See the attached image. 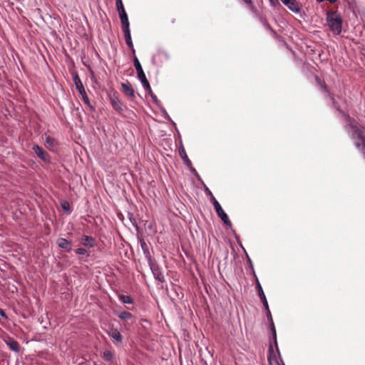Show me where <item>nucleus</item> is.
Wrapping results in <instances>:
<instances>
[{"instance_id":"nucleus-19","label":"nucleus","mask_w":365,"mask_h":365,"mask_svg":"<svg viewBox=\"0 0 365 365\" xmlns=\"http://www.w3.org/2000/svg\"><path fill=\"white\" fill-rule=\"evenodd\" d=\"M73 82L76 86V88L79 92V93L81 94V93H85L86 91L83 86V83L81 82L80 77L78 75H75L73 76Z\"/></svg>"},{"instance_id":"nucleus-40","label":"nucleus","mask_w":365,"mask_h":365,"mask_svg":"<svg viewBox=\"0 0 365 365\" xmlns=\"http://www.w3.org/2000/svg\"><path fill=\"white\" fill-rule=\"evenodd\" d=\"M281 1L283 3V0H281Z\"/></svg>"},{"instance_id":"nucleus-7","label":"nucleus","mask_w":365,"mask_h":365,"mask_svg":"<svg viewBox=\"0 0 365 365\" xmlns=\"http://www.w3.org/2000/svg\"><path fill=\"white\" fill-rule=\"evenodd\" d=\"M285 5L290 11L297 14H300L302 11V4L297 0H283Z\"/></svg>"},{"instance_id":"nucleus-1","label":"nucleus","mask_w":365,"mask_h":365,"mask_svg":"<svg viewBox=\"0 0 365 365\" xmlns=\"http://www.w3.org/2000/svg\"><path fill=\"white\" fill-rule=\"evenodd\" d=\"M345 130L354 140L356 148L365 157V128L364 127L352 124L350 122L349 124L345 126Z\"/></svg>"},{"instance_id":"nucleus-35","label":"nucleus","mask_w":365,"mask_h":365,"mask_svg":"<svg viewBox=\"0 0 365 365\" xmlns=\"http://www.w3.org/2000/svg\"><path fill=\"white\" fill-rule=\"evenodd\" d=\"M150 95V97L152 98L153 101L155 102V103H158V99L157 98V96L153 93V91H151V92H150L149 91H148Z\"/></svg>"},{"instance_id":"nucleus-15","label":"nucleus","mask_w":365,"mask_h":365,"mask_svg":"<svg viewBox=\"0 0 365 365\" xmlns=\"http://www.w3.org/2000/svg\"><path fill=\"white\" fill-rule=\"evenodd\" d=\"M328 96L331 101L333 107L343 115L346 116L349 120H351L350 117L346 115V113L341 110L339 103L335 100L334 94L331 92H328Z\"/></svg>"},{"instance_id":"nucleus-27","label":"nucleus","mask_w":365,"mask_h":365,"mask_svg":"<svg viewBox=\"0 0 365 365\" xmlns=\"http://www.w3.org/2000/svg\"><path fill=\"white\" fill-rule=\"evenodd\" d=\"M103 358L108 361H111L113 359V354L110 351H105L103 352Z\"/></svg>"},{"instance_id":"nucleus-16","label":"nucleus","mask_w":365,"mask_h":365,"mask_svg":"<svg viewBox=\"0 0 365 365\" xmlns=\"http://www.w3.org/2000/svg\"><path fill=\"white\" fill-rule=\"evenodd\" d=\"M140 247L143 250V255H144L145 259H147V261L149 262L151 259H153L151 254L149 250V246L145 242V241L143 239H141L140 240Z\"/></svg>"},{"instance_id":"nucleus-3","label":"nucleus","mask_w":365,"mask_h":365,"mask_svg":"<svg viewBox=\"0 0 365 365\" xmlns=\"http://www.w3.org/2000/svg\"><path fill=\"white\" fill-rule=\"evenodd\" d=\"M134 66L138 74V78L140 81L143 88H145V91H149L150 92H151L150 83L148 79L146 78V76L143 72L140 63L139 62L137 57H135L134 58Z\"/></svg>"},{"instance_id":"nucleus-2","label":"nucleus","mask_w":365,"mask_h":365,"mask_svg":"<svg viewBox=\"0 0 365 365\" xmlns=\"http://www.w3.org/2000/svg\"><path fill=\"white\" fill-rule=\"evenodd\" d=\"M327 25L334 35H340L342 31L343 19L337 11H329L326 14Z\"/></svg>"},{"instance_id":"nucleus-36","label":"nucleus","mask_w":365,"mask_h":365,"mask_svg":"<svg viewBox=\"0 0 365 365\" xmlns=\"http://www.w3.org/2000/svg\"><path fill=\"white\" fill-rule=\"evenodd\" d=\"M269 1L270 4L274 7L277 6V5H279V2L278 0H269Z\"/></svg>"},{"instance_id":"nucleus-29","label":"nucleus","mask_w":365,"mask_h":365,"mask_svg":"<svg viewBox=\"0 0 365 365\" xmlns=\"http://www.w3.org/2000/svg\"><path fill=\"white\" fill-rule=\"evenodd\" d=\"M45 140L49 146L53 147L56 145V140L52 137L46 136Z\"/></svg>"},{"instance_id":"nucleus-30","label":"nucleus","mask_w":365,"mask_h":365,"mask_svg":"<svg viewBox=\"0 0 365 365\" xmlns=\"http://www.w3.org/2000/svg\"><path fill=\"white\" fill-rule=\"evenodd\" d=\"M75 252L79 255H84L87 253V251L84 248H77L75 250Z\"/></svg>"},{"instance_id":"nucleus-38","label":"nucleus","mask_w":365,"mask_h":365,"mask_svg":"<svg viewBox=\"0 0 365 365\" xmlns=\"http://www.w3.org/2000/svg\"><path fill=\"white\" fill-rule=\"evenodd\" d=\"M118 14H119V16H120L121 15H123V14H125L126 13L125 9H121V10H118Z\"/></svg>"},{"instance_id":"nucleus-5","label":"nucleus","mask_w":365,"mask_h":365,"mask_svg":"<svg viewBox=\"0 0 365 365\" xmlns=\"http://www.w3.org/2000/svg\"><path fill=\"white\" fill-rule=\"evenodd\" d=\"M212 204L215 207V210L216 211V213L217 216L222 220V221L227 225L230 226L231 222L229 220L228 216L227 214L224 212L223 209L222 208L220 204L218 202V201L215 199V197H212Z\"/></svg>"},{"instance_id":"nucleus-9","label":"nucleus","mask_w":365,"mask_h":365,"mask_svg":"<svg viewBox=\"0 0 365 365\" xmlns=\"http://www.w3.org/2000/svg\"><path fill=\"white\" fill-rule=\"evenodd\" d=\"M4 342L9 347V349L16 352L19 353L20 351V345L17 341H16L14 338L11 336H6L4 339Z\"/></svg>"},{"instance_id":"nucleus-20","label":"nucleus","mask_w":365,"mask_h":365,"mask_svg":"<svg viewBox=\"0 0 365 365\" xmlns=\"http://www.w3.org/2000/svg\"><path fill=\"white\" fill-rule=\"evenodd\" d=\"M123 33L124 34V38H125V41L127 46L129 47V48H130L133 51V53H134L135 49H134L133 41L131 39V35H130V30L124 31H123Z\"/></svg>"},{"instance_id":"nucleus-32","label":"nucleus","mask_w":365,"mask_h":365,"mask_svg":"<svg viewBox=\"0 0 365 365\" xmlns=\"http://www.w3.org/2000/svg\"><path fill=\"white\" fill-rule=\"evenodd\" d=\"M205 192L207 195L210 197L211 202H212V197H214V195H212V192L209 190V188L206 186H205Z\"/></svg>"},{"instance_id":"nucleus-17","label":"nucleus","mask_w":365,"mask_h":365,"mask_svg":"<svg viewBox=\"0 0 365 365\" xmlns=\"http://www.w3.org/2000/svg\"><path fill=\"white\" fill-rule=\"evenodd\" d=\"M58 246L65 250L67 252H69L71 250V242L68 240H67L65 238H60L58 240Z\"/></svg>"},{"instance_id":"nucleus-18","label":"nucleus","mask_w":365,"mask_h":365,"mask_svg":"<svg viewBox=\"0 0 365 365\" xmlns=\"http://www.w3.org/2000/svg\"><path fill=\"white\" fill-rule=\"evenodd\" d=\"M81 240L82 245L86 247H93L95 245L96 240L91 236L83 235Z\"/></svg>"},{"instance_id":"nucleus-33","label":"nucleus","mask_w":365,"mask_h":365,"mask_svg":"<svg viewBox=\"0 0 365 365\" xmlns=\"http://www.w3.org/2000/svg\"><path fill=\"white\" fill-rule=\"evenodd\" d=\"M243 3H245L247 6L250 8L253 7V2L252 0H241Z\"/></svg>"},{"instance_id":"nucleus-6","label":"nucleus","mask_w":365,"mask_h":365,"mask_svg":"<svg viewBox=\"0 0 365 365\" xmlns=\"http://www.w3.org/2000/svg\"><path fill=\"white\" fill-rule=\"evenodd\" d=\"M32 150L36 156L45 163H50L51 158L50 155L38 145H34Z\"/></svg>"},{"instance_id":"nucleus-28","label":"nucleus","mask_w":365,"mask_h":365,"mask_svg":"<svg viewBox=\"0 0 365 365\" xmlns=\"http://www.w3.org/2000/svg\"><path fill=\"white\" fill-rule=\"evenodd\" d=\"M316 81H317L318 84L322 87V88L328 94L329 90L327 88V86L326 83L324 81H322L321 79L316 76Z\"/></svg>"},{"instance_id":"nucleus-24","label":"nucleus","mask_w":365,"mask_h":365,"mask_svg":"<svg viewBox=\"0 0 365 365\" xmlns=\"http://www.w3.org/2000/svg\"><path fill=\"white\" fill-rule=\"evenodd\" d=\"M119 299L123 304H132L133 302L132 298L128 295H120Z\"/></svg>"},{"instance_id":"nucleus-26","label":"nucleus","mask_w":365,"mask_h":365,"mask_svg":"<svg viewBox=\"0 0 365 365\" xmlns=\"http://www.w3.org/2000/svg\"><path fill=\"white\" fill-rule=\"evenodd\" d=\"M61 205L62 209L64 211H66L67 213H71V207H70V205H69L68 202L63 201V202H61Z\"/></svg>"},{"instance_id":"nucleus-11","label":"nucleus","mask_w":365,"mask_h":365,"mask_svg":"<svg viewBox=\"0 0 365 365\" xmlns=\"http://www.w3.org/2000/svg\"><path fill=\"white\" fill-rule=\"evenodd\" d=\"M256 284H257V292H258V296L260 299V300L262 301L264 308L266 309H268V302H267V300L266 299V297H265V294L264 293V291L262 289V287L258 280L257 278H256Z\"/></svg>"},{"instance_id":"nucleus-12","label":"nucleus","mask_w":365,"mask_h":365,"mask_svg":"<svg viewBox=\"0 0 365 365\" xmlns=\"http://www.w3.org/2000/svg\"><path fill=\"white\" fill-rule=\"evenodd\" d=\"M266 310H267V316L268 320L270 322L269 327H270V329L272 333L273 339H274V344L276 346V349H277V352L279 353V349H278L277 343V333H276V329H275L274 324V322L272 320V317L271 315V312H270L269 308H268V309H266Z\"/></svg>"},{"instance_id":"nucleus-37","label":"nucleus","mask_w":365,"mask_h":365,"mask_svg":"<svg viewBox=\"0 0 365 365\" xmlns=\"http://www.w3.org/2000/svg\"><path fill=\"white\" fill-rule=\"evenodd\" d=\"M0 315L1 317H3L4 319H7V315L6 314V313L4 312V311L3 309H0Z\"/></svg>"},{"instance_id":"nucleus-23","label":"nucleus","mask_w":365,"mask_h":365,"mask_svg":"<svg viewBox=\"0 0 365 365\" xmlns=\"http://www.w3.org/2000/svg\"><path fill=\"white\" fill-rule=\"evenodd\" d=\"M83 101L91 108V110H94V107L91 104L89 98L86 94V93H81Z\"/></svg>"},{"instance_id":"nucleus-14","label":"nucleus","mask_w":365,"mask_h":365,"mask_svg":"<svg viewBox=\"0 0 365 365\" xmlns=\"http://www.w3.org/2000/svg\"><path fill=\"white\" fill-rule=\"evenodd\" d=\"M121 88L125 96L130 98L135 97V91L129 83H122Z\"/></svg>"},{"instance_id":"nucleus-21","label":"nucleus","mask_w":365,"mask_h":365,"mask_svg":"<svg viewBox=\"0 0 365 365\" xmlns=\"http://www.w3.org/2000/svg\"><path fill=\"white\" fill-rule=\"evenodd\" d=\"M180 155L182 159L183 160L184 163H185V165L187 167H191V161L188 158L184 148H182V150H180Z\"/></svg>"},{"instance_id":"nucleus-25","label":"nucleus","mask_w":365,"mask_h":365,"mask_svg":"<svg viewBox=\"0 0 365 365\" xmlns=\"http://www.w3.org/2000/svg\"><path fill=\"white\" fill-rule=\"evenodd\" d=\"M120 21H121V24H122V31H129L130 30V28H129V21H128V18L127 19H120Z\"/></svg>"},{"instance_id":"nucleus-10","label":"nucleus","mask_w":365,"mask_h":365,"mask_svg":"<svg viewBox=\"0 0 365 365\" xmlns=\"http://www.w3.org/2000/svg\"><path fill=\"white\" fill-rule=\"evenodd\" d=\"M108 334L117 343H122L123 336L117 329L113 327H110L108 331Z\"/></svg>"},{"instance_id":"nucleus-4","label":"nucleus","mask_w":365,"mask_h":365,"mask_svg":"<svg viewBox=\"0 0 365 365\" xmlns=\"http://www.w3.org/2000/svg\"><path fill=\"white\" fill-rule=\"evenodd\" d=\"M148 263L155 279L160 283L164 282L165 280V277L161 271V268L156 262V261L153 259L150 261L148 262Z\"/></svg>"},{"instance_id":"nucleus-13","label":"nucleus","mask_w":365,"mask_h":365,"mask_svg":"<svg viewBox=\"0 0 365 365\" xmlns=\"http://www.w3.org/2000/svg\"><path fill=\"white\" fill-rule=\"evenodd\" d=\"M256 16L258 18L260 23L263 25V26L269 31H270L272 34H275V31L272 29L269 24L268 23L267 19L265 16L260 15L257 10L254 11Z\"/></svg>"},{"instance_id":"nucleus-22","label":"nucleus","mask_w":365,"mask_h":365,"mask_svg":"<svg viewBox=\"0 0 365 365\" xmlns=\"http://www.w3.org/2000/svg\"><path fill=\"white\" fill-rule=\"evenodd\" d=\"M118 317L121 319L128 320L133 317V315L128 312L123 311L118 314Z\"/></svg>"},{"instance_id":"nucleus-34","label":"nucleus","mask_w":365,"mask_h":365,"mask_svg":"<svg viewBox=\"0 0 365 365\" xmlns=\"http://www.w3.org/2000/svg\"><path fill=\"white\" fill-rule=\"evenodd\" d=\"M190 168V170L191 172L197 178V179L199 180H200V175H198L197 172L196 171V170L191 165V167H189Z\"/></svg>"},{"instance_id":"nucleus-8","label":"nucleus","mask_w":365,"mask_h":365,"mask_svg":"<svg viewBox=\"0 0 365 365\" xmlns=\"http://www.w3.org/2000/svg\"><path fill=\"white\" fill-rule=\"evenodd\" d=\"M110 104L113 108L118 113L123 111V106L121 101L119 100L118 96L116 93H113L109 96Z\"/></svg>"},{"instance_id":"nucleus-39","label":"nucleus","mask_w":365,"mask_h":365,"mask_svg":"<svg viewBox=\"0 0 365 365\" xmlns=\"http://www.w3.org/2000/svg\"><path fill=\"white\" fill-rule=\"evenodd\" d=\"M127 18H128V15H127V14H126V13H125V14H123V15H121V16H120V19H127Z\"/></svg>"},{"instance_id":"nucleus-31","label":"nucleus","mask_w":365,"mask_h":365,"mask_svg":"<svg viewBox=\"0 0 365 365\" xmlns=\"http://www.w3.org/2000/svg\"><path fill=\"white\" fill-rule=\"evenodd\" d=\"M116 7H117V10H121V9H124V6H123V1L122 0H117L116 1Z\"/></svg>"}]
</instances>
